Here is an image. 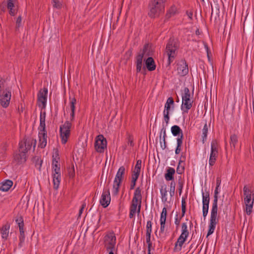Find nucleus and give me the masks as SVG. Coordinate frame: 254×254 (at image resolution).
Here are the masks:
<instances>
[{
  "label": "nucleus",
  "mask_w": 254,
  "mask_h": 254,
  "mask_svg": "<svg viewBox=\"0 0 254 254\" xmlns=\"http://www.w3.org/2000/svg\"><path fill=\"white\" fill-rule=\"evenodd\" d=\"M185 160H186V157L185 156H183V155H182L180 157V160H179V162L178 165L177 166V171H176L177 173L179 174H182L184 171L185 167L184 166H181V163L185 162Z\"/></svg>",
  "instance_id": "c85d7f7f"
},
{
  "label": "nucleus",
  "mask_w": 254,
  "mask_h": 254,
  "mask_svg": "<svg viewBox=\"0 0 254 254\" xmlns=\"http://www.w3.org/2000/svg\"><path fill=\"white\" fill-rule=\"evenodd\" d=\"M171 131L174 136L179 137L183 135V132L181 127L177 125H174L171 127Z\"/></svg>",
  "instance_id": "4be33fe9"
},
{
  "label": "nucleus",
  "mask_w": 254,
  "mask_h": 254,
  "mask_svg": "<svg viewBox=\"0 0 254 254\" xmlns=\"http://www.w3.org/2000/svg\"><path fill=\"white\" fill-rule=\"evenodd\" d=\"M176 8L175 6H172L167 11L165 15L164 22L168 21L172 16L176 13Z\"/></svg>",
  "instance_id": "393cba45"
},
{
  "label": "nucleus",
  "mask_w": 254,
  "mask_h": 254,
  "mask_svg": "<svg viewBox=\"0 0 254 254\" xmlns=\"http://www.w3.org/2000/svg\"><path fill=\"white\" fill-rule=\"evenodd\" d=\"M246 19H247V17ZM244 24V26L246 25V29L248 31H251L252 29V28H253L254 30V19L253 21L248 20L247 21H246V19H245Z\"/></svg>",
  "instance_id": "f704fd0d"
},
{
  "label": "nucleus",
  "mask_w": 254,
  "mask_h": 254,
  "mask_svg": "<svg viewBox=\"0 0 254 254\" xmlns=\"http://www.w3.org/2000/svg\"><path fill=\"white\" fill-rule=\"evenodd\" d=\"M208 130V128L206 122L202 130V142L203 143H204L206 141Z\"/></svg>",
  "instance_id": "7c9ffc66"
},
{
  "label": "nucleus",
  "mask_w": 254,
  "mask_h": 254,
  "mask_svg": "<svg viewBox=\"0 0 254 254\" xmlns=\"http://www.w3.org/2000/svg\"><path fill=\"white\" fill-rule=\"evenodd\" d=\"M179 48L180 42L178 39L172 37L169 38L167 43L166 52L167 54L177 55Z\"/></svg>",
  "instance_id": "7ed1b4c3"
},
{
  "label": "nucleus",
  "mask_w": 254,
  "mask_h": 254,
  "mask_svg": "<svg viewBox=\"0 0 254 254\" xmlns=\"http://www.w3.org/2000/svg\"><path fill=\"white\" fill-rule=\"evenodd\" d=\"M71 126V123L67 121L60 127V136L63 144H65L67 141L68 138L70 135Z\"/></svg>",
  "instance_id": "39448f33"
},
{
  "label": "nucleus",
  "mask_w": 254,
  "mask_h": 254,
  "mask_svg": "<svg viewBox=\"0 0 254 254\" xmlns=\"http://www.w3.org/2000/svg\"><path fill=\"white\" fill-rule=\"evenodd\" d=\"M136 208L132 207L130 206L129 214V217L130 218H132L134 216L136 212Z\"/></svg>",
  "instance_id": "13d9d810"
},
{
  "label": "nucleus",
  "mask_w": 254,
  "mask_h": 254,
  "mask_svg": "<svg viewBox=\"0 0 254 254\" xmlns=\"http://www.w3.org/2000/svg\"><path fill=\"white\" fill-rule=\"evenodd\" d=\"M22 17L21 15H19L16 19L15 30L18 31L19 28L21 26Z\"/></svg>",
  "instance_id": "603ef678"
},
{
  "label": "nucleus",
  "mask_w": 254,
  "mask_h": 254,
  "mask_svg": "<svg viewBox=\"0 0 254 254\" xmlns=\"http://www.w3.org/2000/svg\"><path fill=\"white\" fill-rule=\"evenodd\" d=\"M25 152L16 153L14 156V159L19 165L22 164L26 161L27 156Z\"/></svg>",
  "instance_id": "4468645a"
},
{
  "label": "nucleus",
  "mask_w": 254,
  "mask_h": 254,
  "mask_svg": "<svg viewBox=\"0 0 254 254\" xmlns=\"http://www.w3.org/2000/svg\"><path fill=\"white\" fill-rule=\"evenodd\" d=\"M218 155V153H215L212 152H210L209 159V164L210 166H213L215 164Z\"/></svg>",
  "instance_id": "c756f323"
},
{
  "label": "nucleus",
  "mask_w": 254,
  "mask_h": 254,
  "mask_svg": "<svg viewBox=\"0 0 254 254\" xmlns=\"http://www.w3.org/2000/svg\"><path fill=\"white\" fill-rule=\"evenodd\" d=\"M6 82V80L5 79H4L2 77H0V93L1 92L3 91V90H4L5 88L6 87L5 86V83Z\"/></svg>",
  "instance_id": "3c124183"
},
{
  "label": "nucleus",
  "mask_w": 254,
  "mask_h": 254,
  "mask_svg": "<svg viewBox=\"0 0 254 254\" xmlns=\"http://www.w3.org/2000/svg\"><path fill=\"white\" fill-rule=\"evenodd\" d=\"M167 215V208L164 207L162 211L160 216V221H166Z\"/></svg>",
  "instance_id": "a18cd8bd"
},
{
  "label": "nucleus",
  "mask_w": 254,
  "mask_h": 254,
  "mask_svg": "<svg viewBox=\"0 0 254 254\" xmlns=\"http://www.w3.org/2000/svg\"><path fill=\"white\" fill-rule=\"evenodd\" d=\"M168 57V65H170L173 61V60L175 59V57H176L177 55L174 54H167Z\"/></svg>",
  "instance_id": "6e6d98bb"
},
{
  "label": "nucleus",
  "mask_w": 254,
  "mask_h": 254,
  "mask_svg": "<svg viewBox=\"0 0 254 254\" xmlns=\"http://www.w3.org/2000/svg\"><path fill=\"white\" fill-rule=\"evenodd\" d=\"M167 136H163L161 137V140L160 138V143L161 145V147L163 150H164L167 148V142L166 140V138Z\"/></svg>",
  "instance_id": "49530a36"
},
{
  "label": "nucleus",
  "mask_w": 254,
  "mask_h": 254,
  "mask_svg": "<svg viewBox=\"0 0 254 254\" xmlns=\"http://www.w3.org/2000/svg\"><path fill=\"white\" fill-rule=\"evenodd\" d=\"M32 162L35 164V167L41 171L43 161L39 156H34L32 159Z\"/></svg>",
  "instance_id": "a878e982"
},
{
  "label": "nucleus",
  "mask_w": 254,
  "mask_h": 254,
  "mask_svg": "<svg viewBox=\"0 0 254 254\" xmlns=\"http://www.w3.org/2000/svg\"><path fill=\"white\" fill-rule=\"evenodd\" d=\"M53 174H61L60 165H55V166L52 167Z\"/></svg>",
  "instance_id": "5fc2aeb1"
},
{
  "label": "nucleus",
  "mask_w": 254,
  "mask_h": 254,
  "mask_svg": "<svg viewBox=\"0 0 254 254\" xmlns=\"http://www.w3.org/2000/svg\"><path fill=\"white\" fill-rule=\"evenodd\" d=\"M122 182L114 180L113 187V195H117L119 192L120 187Z\"/></svg>",
  "instance_id": "cd10ccee"
},
{
  "label": "nucleus",
  "mask_w": 254,
  "mask_h": 254,
  "mask_svg": "<svg viewBox=\"0 0 254 254\" xmlns=\"http://www.w3.org/2000/svg\"><path fill=\"white\" fill-rule=\"evenodd\" d=\"M111 196L109 189H104L100 202L104 208L108 207L110 203Z\"/></svg>",
  "instance_id": "9b49d317"
},
{
  "label": "nucleus",
  "mask_w": 254,
  "mask_h": 254,
  "mask_svg": "<svg viewBox=\"0 0 254 254\" xmlns=\"http://www.w3.org/2000/svg\"><path fill=\"white\" fill-rule=\"evenodd\" d=\"M114 238V241H113V238H112L106 246V250L109 252V251L113 252L115 249L116 238L115 237Z\"/></svg>",
  "instance_id": "473e14b6"
},
{
  "label": "nucleus",
  "mask_w": 254,
  "mask_h": 254,
  "mask_svg": "<svg viewBox=\"0 0 254 254\" xmlns=\"http://www.w3.org/2000/svg\"><path fill=\"white\" fill-rule=\"evenodd\" d=\"M186 202L185 199L184 198H182V217H184L186 212Z\"/></svg>",
  "instance_id": "c03bdc74"
},
{
  "label": "nucleus",
  "mask_w": 254,
  "mask_h": 254,
  "mask_svg": "<svg viewBox=\"0 0 254 254\" xmlns=\"http://www.w3.org/2000/svg\"><path fill=\"white\" fill-rule=\"evenodd\" d=\"M107 140L103 135L99 134L96 137L94 146L96 151L103 153L105 149L107 148Z\"/></svg>",
  "instance_id": "0eeeda50"
},
{
  "label": "nucleus",
  "mask_w": 254,
  "mask_h": 254,
  "mask_svg": "<svg viewBox=\"0 0 254 254\" xmlns=\"http://www.w3.org/2000/svg\"><path fill=\"white\" fill-rule=\"evenodd\" d=\"M46 112L44 111L43 113L41 112L40 116V125L39 127L43 128L45 129V118H46Z\"/></svg>",
  "instance_id": "4c0bfd02"
},
{
  "label": "nucleus",
  "mask_w": 254,
  "mask_h": 254,
  "mask_svg": "<svg viewBox=\"0 0 254 254\" xmlns=\"http://www.w3.org/2000/svg\"><path fill=\"white\" fill-rule=\"evenodd\" d=\"M207 187H205V192H202V202L209 203L210 201V194L209 190H207Z\"/></svg>",
  "instance_id": "72a5a7b5"
},
{
  "label": "nucleus",
  "mask_w": 254,
  "mask_h": 254,
  "mask_svg": "<svg viewBox=\"0 0 254 254\" xmlns=\"http://www.w3.org/2000/svg\"><path fill=\"white\" fill-rule=\"evenodd\" d=\"M9 228L10 225L8 223L3 225L1 228H0L1 238L3 239L4 242H5L8 238Z\"/></svg>",
  "instance_id": "dca6fc26"
},
{
  "label": "nucleus",
  "mask_w": 254,
  "mask_h": 254,
  "mask_svg": "<svg viewBox=\"0 0 254 254\" xmlns=\"http://www.w3.org/2000/svg\"><path fill=\"white\" fill-rule=\"evenodd\" d=\"M176 70L178 74L184 76L189 73L188 65L185 59H182L176 64Z\"/></svg>",
  "instance_id": "6e6552de"
},
{
  "label": "nucleus",
  "mask_w": 254,
  "mask_h": 254,
  "mask_svg": "<svg viewBox=\"0 0 254 254\" xmlns=\"http://www.w3.org/2000/svg\"><path fill=\"white\" fill-rule=\"evenodd\" d=\"M6 6L9 10V14L13 16L15 15L17 10L14 8L15 5L13 2V0H7Z\"/></svg>",
  "instance_id": "aec40b11"
},
{
  "label": "nucleus",
  "mask_w": 254,
  "mask_h": 254,
  "mask_svg": "<svg viewBox=\"0 0 254 254\" xmlns=\"http://www.w3.org/2000/svg\"><path fill=\"white\" fill-rule=\"evenodd\" d=\"M53 178V184L54 189L56 190H58L59 187L60 183L61 180V174H53L52 175Z\"/></svg>",
  "instance_id": "b1692460"
},
{
  "label": "nucleus",
  "mask_w": 254,
  "mask_h": 254,
  "mask_svg": "<svg viewBox=\"0 0 254 254\" xmlns=\"http://www.w3.org/2000/svg\"><path fill=\"white\" fill-rule=\"evenodd\" d=\"M217 211L218 210H211L210 223L208 226L207 237L213 233L216 225L218 223L219 219L217 217Z\"/></svg>",
  "instance_id": "423d86ee"
},
{
  "label": "nucleus",
  "mask_w": 254,
  "mask_h": 254,
  "mask_svg": "<svg viewBox=\"0 0 254 254\" xmlns=\"http://www.w3.org/2000/svg\"><path fill=\"white\" fill-rule=\"evenodd\" d=\"M125 173V168L124 166H121L118 169V171L116 175L114 180H116L118 181L123 182L124 179V175Z\"/></svg>",
  "instance_id": "5701e85b"
},
{
  "label": "nucleus",
  "mask_w": 254,
  "mask_h": 254,
  "mask_svg": "<svg viewBox=\"0 0 254 254\" xmlns=\"http://www.w3.org/2000/svg\"><path fill=\"white\" fill-rule=\"evenodd\" d=\"M170 113L169 112H165L163 111V116H164V120L165 123H166V125H167L169 123V120H170Z\"/></svg>",
  "instance_id": "e2e57ef3"
},
{
  "label": "nucleus",
  "mask_w": 254,
  "mask_h": 254,
  "mask_svg": "<svg viewBox=\"0 0 254 254\" xmlns=\"http://www.w3.org/2000/svg\"><path fill=\"white\" fill-rule=\"evenodd\" d=\"M132 48H130L125 53L124 58L126 59V61H128L130 59V57L132 55Z\"/></svg>",
  "instance_id": "09e8293b"
},
{
  "label": "nucleus",
  "mask_w": 254,
  "mask_h": 254,
  "mask_svg": "<svg viewBox=\"0 0 254 254\" xmlns=\"http://www.w3.org/2000/svg\"><path fill=\"white\" fill-rule=\"evenodd\" d=\"M153 55V51L152 50L151 46H149V44L147 43L144 45L142 52L139 53L137 55H142L143 58L144 55L146 56H151Z\"/></svg>",
  "instance_id": "f3484780"
},
{
  "label": "nucleus",
  "mask_w": 254,
  "mask_h": 254,
  "mask_svg": "<svg viewBox=\"0 0 254 254\" xmlns=\"http://www.w3.org/2000/svg\"><path fill=\"white\" fill-rule=\"evenodd\" d=\"M148 15L151 18L158 17L165 11V5L156 0H150L149 2Z\"/></svg>",
  "instance_id": "f03ea898"
},
{
  "label": "nucleus",
  "mask_w": 254,
  "mask_h": 254,
  "mask_svg": "<svg viewBox=\"0 0 254 254\" xmlns=\"http://www.w3.org/2000/svg\"><path fill=\"white\" fill-rule=\"evenodd\" d=\"M218 196L214 195V200L212 203L211 209L218 210Z\"/></svg>",
  "instance_id": "864d4df0"
},
{
  "label": "nucleus",
  "mask_w": 254,
  "mask_h": 254,
  "mask_svg": "<svg viewBox=\"0 0 254 254\" xmlns=\"http://www.w3.org/2000/svg\"><path fill=\"white\" fill-rule=\"evenodd\" d=\"M175 174V170L173 168L168 167L165 174L164 177L166 181H173L174 180V175Z\"/></svg>",
  "instance_id": "6ab92c4d"
},
{
  "label": "nucleus",
  "mask_w": 254,
  "mask_h": 254,
  "mask_svg": "<svg viewBox=\"0 0 254 254\" xmlns=\"http://www.w3.org/2000/svg\"><path fill=\"white\" fill-rule=\"evenodd\" d=\"M141 160L139 159L136 161V163L134 167V170L132 171V173H136L140 174L141 167Z\"/></svg>",
  "instance_id": "58836bf2"
},
{
  "label": "nucleus",
  "mask_w": 254,
  "mask_h": 254,
  "mask_svg": "<svg viewBox=\"0 0 254 254\" xmlns=\"http://www.w3.org/2000/svg\"><path fill=\"white\" fill-rule=\"evenodd\" d=\"M187 238L185 237L180 236L178 238L177 241L175 244V247L174 248V252H179L181 250L182 247L184 243L187 240Z\"/></svg>",
  "instance_id": "a211bd4d"
},
{
  "label": "nucleus",
  "mask_w": 254,
  "mask_h": 254,
  "mask_svg": "<svg viewBox=\"0 0 254 254\" xmlns=\"http://www.w3.org/2000/svg\"><path fill=\"white\" fill-rule=\"evenodd\" d=\"M189 235L188 227L186 223L182 224V233L180 236L187 238Z\"/></svg>",
  "instance_id": "c9c22d12"
},
{
  "label": "nucleus",
  "mask_w": 254,
  "mask_h": 254,
  "mask_svg": "<svg viewBox=\"0 0 254 254\" xmlns=\"http://www.w3.org/2000/svg\"><path fill=\"white\" fill-rule=\"evenodd\" d=\"M140 174L136 173H132L131 175V182L136 183L137 181Z\"/></svg>",
  "instance_id": "052dcab7"
},
{
  "label": "nucleus",
  "mask_w": 254,
  "mask_h": 254,
  "mask_svg": "<svg viewBox=\"0 0 254 254\" xmlns=\"http://www.w3.org/2000/svg\"><path fill=\"white\" fill-rule=\"evenodd\" d=\"M184 135L178 137L177 138V144L183 145Z\"/></svg>",
  "instance_id": "69168bd1"
},
{
  "label": "nucleus",
  "mask_w": 254,
  "mask_h": 254,
  "mask_svg": "<svg viewBox=\"0 0 254 254\" xmlns=\"http://www.w3.org/2000/svg\"><path fill=\"white\" fill-rule=\"evenodd\" d=\"M168 57V65H170L173 61V60L175 59V57H176L177 55L174 54H167Z\"/></svg>",
  "instance_id": "4d7b16f0"
},
{
  "label": "nucleus",
  "mask_w": 254,
  "mask_h": 254,
  "mask_svg": "<svg viewBox=\"0 0 254 254\" xmlns=\"http://www.w3.org/2000/svg\"><path fill=\"white\" fill-rule=\"evenodd\" d=\"M20 235L19 237V246L20 247H22V244L24 243L25 241V235H24V230H19Z\"/></svg>",
  "instance_id": "a19ab883"
},
{
  "label": "nucleus",
  "mask_w": 254,
  "mask_h": 254,
  "mask_svg": "<svg viewBox=\"0 0 254 254\" xmlns=\"http://www.w3.org/2000/svg\"><path fill=\"white\" fill-rule=\"evenodd\" d=\"M11 97V88L5 87L3 91L0 93V105L4 108L8 107Z\"/></svg>",
  "instance_id": "20e7f679"
},
{
  "label": "nucleus",
  "mask_w": 254,
  "mask_h": 254,
  "mask_svg": "<svg viewBox=\"0 0 254 254\" xmlns=\"http://www.w3.org/2000/svg\"><path fill=\"white\" fill-rule=\"evenodd\" d=\"M238 142V137L235 134H233L230 136V146L231 148L233 149L235 148L236 144Z\"/></svg>",
  "instance_id": "e433bc0d"
},
{
  "label": "nucleus",
  "mask_w": 254,
  "mask_h": 254,
  "mask_svg": "<svg viewBox=\"0 0 254 254\" xmlns=\"http://www.w3.org/2000/svg\"><path fill=\"white\" fill-rule=\"evenodd\" d=\"M19 152H25V151L24 150V149L25 148L24 141L23 142L21 141V142H19Z\"/></svg>",
  "instance_id": "338daca9"
},
{
  "label": "nucleus",
  "mask_w": 254,
  "mask_h": 254,
  "mask_svg": "<svg viewBox=\"0 0 254 254\" xmlns=\"http://www.w3.org/2000/svg\"><path fill=\"white\" fill-rule=\"evenodd\" d=\"M24 144L25 146V148L24 150L26 153L27 152L28 150L31 149L32 144H31V139L27 140V139L24 138Z\"/></svg>",
  "instance_id": "ea45409f"
},
{
  "label": "nucleus",
  "mask_w": 254,
  "mask_h": 254,
  "mask_svg": "<svg viewBox=\"0 0 254 254\" xmlns=\"http://www.w3.org/2000/svg\"><path fill=\"white\" fill-rule=\"evenodd\" d=\"M141 190L139 187H137L134 191L133 197L130 206L137 208V205H139L140 202V205H141Z\"/></svg>",
  "instance_id": "9d476101"
},
{
  "label": "nucleus",
  "mask_w": 254,
  "mask_h": 254,
  "mask_svg": "<svg viewBox=\"0 0 254 254\" xmlns=\"http://www.w3.org/2000/svg\"><path fill=\"white\" fill-rule=\"evenodd\" d=\"M68 173L70 178H73L75 176V170L74 165L72 164V166L68 168Z\"/></svg>",
  "instance_id": "8fccbe9b"
},
{
  "label": "nucleus",
  "mask_w": 254,
  "mask_h": 254,
  "mask_svg": "<svg viewBox=\"0 0 254 254\" xmlns=\"http://www.w3.org/2000/svg\"><path fill=\"white\" fill-rule=\"evenodd\" d=\"M146 68L148 71H152L155 69L156 65L152 57H149L144 60Z\"/></svg>",
  "instance_id": "ddd939ff"
},
{
  "label": "nucleus",
  "mask_w": 254,
  "mask_h": 254,
  "mask_svg": "<svg viewBox=\"0 0 254 254\" xmlns=\"http://www.w3.org/2000/svg\"><path fill=\"white\" fill-rule=\"evenodd\" d=\"M136 72H140L141 71V67L142 65V56L137 55L136 57Z\"/></svg>",
  "instance_id": "bb28decb"
},
{
  "label": "nucleus",
  "mask_w": 254,
  "mask_h": 254,
  "mask_svg": "<svg viewBox=\"0 0 254 254\" xmlns=\"http://www.w3.org/2000/svg\"><path fill=\"white\" fill-rule=\"evenodd\" d=\"M127 139H128L127 144L128 145H129L130 146L133 147L134 145L133 141V137L129 135Z\"/></svg>",
  "instance_id": "774afa93"
},
{
  "label": "nucleus",
  "mask_w": 254,
  "mask_h": 254,
  "mask_svg": "<svg viewBox=\"0 0 254 254\" xmlns=\"http://www.w3.org/2000/svg\"><path fill=\"white\" fill-rule=\"evenodd\" d=\"M15 221L19 227V230H24V224L23 217L21 215L17 216Z\"/></svg>",
  "instance_id": "2f4dec72"
},
{
  "label": "nucleus",
  "mask_w": 254,
  "mask_h": 254,
  "mask_svg": "<svg viewBox=\"0 0 254 254\" xmlns=\"http://www.w3.org/2000/svg\"><path fill=\"white\" fill-rule=\"evenodd\" d=\"M175 108V102L173 97H169L165 104V109L164 112H169L173 111Z\"/></svg>",
  "instance_id": "2eb2a0df"
},
{
  "label": "nucleus",
  "mask_w": 254,
  "mask_h": 254,
  "mask_svg": "<svg viewBox=\"0 0 254 254\" xmlns=\"http://www.w3.org/2000/svg\"><path fill=\"white\" fill-rule=\"evenodd\" d=\"M48 94V89L44 87L43 90H40L38 93V101L42 103L43 108H45L46 106Z\"/></svg>",
  "instance_id": "f8f14e48"
},
{
  "label": "nucleus",
  "mask_w": 254,
  "mask_h": 254,
  "mask_svg": "<svg viewBox=\"0 0 254 254\" xmlns=\"http://www.w3.org/2000/svg\"><path fill=\"white\" fill-rule=\"evenodd\" d=\"M13 185V182L10 180H6L1 183L0 190L7 191Z\"/></svg>",
  "instance_id": "412c9836"
},
{
  "label": "nucleus",
  "mask_w": 254,
  "mask_h": 254,
  "mask_svg": "<svg viewBox=\"0 0 254 254\" xmlns=\"http://www.w3.org/2000/svg\"><path fill=\"white\" fill-rule=\"evenodd\" d=\"M52 3L54 8L61 9L62 7V3L59 0H52Z\"/></svg>",
  "instance_id": "de8ad7c7"
},
{
  "label": "nucleus",
  "mask_w": 254,
  "mask_h": 254,
  "mask_svg": "<svg viewBox=\"0 0 254 254\" xmlns=\"http://www.w3.org/2000/svg\"><path fill=\"white\" fill-rule=\"evenodd\" d=\"M152 232V223L150 220L147 222L146 224V233H150Z\"/></svg>",
  "instance_id": "bf43d9fd"
},
{
  "label": "nucleus",
  "mask_w": 254,
  "mask_h": 254,
  "mask_svg": "<svg viewBox=\"0 0 254 254\" xmlns=\"http://www.w3.org/2000/svg\"><path fill=\"white\" fill-rule=\"evenodd\" d=\"M243 191H244V195L245 196H246L247 195L251 196L252 191L250 190H249L246 186H245L243 188Z\"/></svg>",
  "instance_id": "680f3d73"
},
{
  "label": "nucleus",
  "mask_w": 254,
  "mask_h": 254,
  "mask_svg": "<svg viewBox=\"0 0 254 254\" xmlns=\"http://www.w3.org/2000/svg\"><path fill=\"white\" fill-rule=\"evenodd\" d=\"M38 129L39 132V143L38 147L41 148H44L47 145V132L46 129V127H45V129L41 127H39Z\"/></svg>",
  "instance_id": "1a4fd4ad"
},
{
  "label": "nucleus",
  "mask_w": 254,
  "mask_h": 254,
  "mask_svg": "<svg viewBox=\"0 0 254 254\" xmlns=\"http://www.w3.org/2000/svg\"><path fill=\"white\" fill-rule=\"evenodd\" d=\"M70 99V108L71 111H75V105L76 104V99L75 98H71L69 97Z\"/></svg>",
  "instance_id": "37998d69"
},
{
  "label": "nucleus",
  "mask_w": 254,
  "mask_h": 254,
  "mask_svg": "<svg viewBox=\"0 0 254 254\" xmlns=\"http://www.w3.org/2000/svg\"><path fill=\"white\" fill-rule=\"evenodd\" d=\"M182 101L181 109L185 120V115L188 114L189 110L191 108L193 102V101L190 99V93L188 87H185L184 89V93L182 95Z\"/></svg>",
  "instance_id": "f257e3e1"
},
{
  "label": "nucleus",
  "mask_w": 254,
  "mask_h": 254,
  "mask_svg": "<svg viewBox=\"0 0 254 254\" xmlns=\"http://www.w3.org/2000/svg\"><path fill=\"white\" fill-rule=\"evenodd\" d=\"M253 204H254V198H253V200H252V202L251 203L246 204V213H247V215H249L252 212Z\"/></svg>",
  "instance_id": "79ce46f5"
},
{
  "label": "nucleus",
  "mask_w": 254,
  "mask_h": 254,
  "mask_svg": "<svg viewBox=\"0 0 254 254\" xmlns=\"http://www.w3.org/2000/svg\"><path fill=\"white\" fill-rule=\"evenodd\" d=\"M183 185H184V183L183 182H182L180 180H179V188H178V190H179V195H180L182 192V190H183Z\"/></svg>",
  "instance_id": "0e129e2a"
}]
</instances>
